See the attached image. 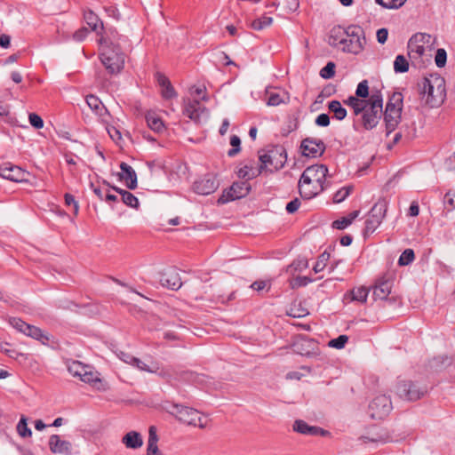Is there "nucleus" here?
Masks as SVG:
<instances>
[{"label":"nucleus","mask_w":455,"mask_h":455,"mask_svg":"<svg viewBox=\"0 0 455 455\" xmlns=\"http://www.w3.org/2000/svg\"><path fill=\"white\" fill-rule=\"evenodd\" d=\"M403 109V97L401 93H394L384 112V122L386 124L387 135L395 130L401 121V114Z\"/></svg>","instance_id":"obj_9"},{"label":"nucleus","mask_w":455,"mask_h":455,"mask_svg":"<svg viewBox=\"0 0 455 455\" xmlns=\"http://www.w3.org/2000/svg\"><path fill=\"white\" fill-rule=\"evenodd\" d=\"M259 167L263 172H273L282 169L286 163V152L283 147L275 146L258 152Z\"/></svg>","instance_id":"obj_4"},{"label":"nucleus","mask_w":455,"mask_h":455,"mask_svg":"<svg viewBox=\"0 0 455 455\" xmlns=\"http://www.w3.org/2000/svg\"><path fill=\"white\" fill-rule=\"evenodd\" d=\"M235 173L239 179L246 180L247 182H249L250 180H252L262 174L259 164H256L252 161H243L240 163L235 167Z\"/></svg>","instance_id":"obj_20"},{"label":"nucleus","mask_w":455,"mask_h":455,"mask_svg":"<svg viewBox=\"0 0 455 455\" xmlns=\"http://www.w3.org/2000/svg\"><path fill=\"white\" fill-rule=\"evenodd\" d=\"M351 190H352V187L341 188L334 194L333 202L334 203H341L349 196Z\"/></svg>","instance_id":"obj_52"},{"label":"nucleus","mask_w":455,"mask_h":455,"mask_svg":"<svg viewBox=\"0 0 455 455\" xmlns=\"http://www.w3.org/2000/svg\"><path fill=\"white\" fill-rule=\"evenodd\" d=\"M86 103L100 116H103L108 112L101 100L94 95H88L86 97Z\"/></svg>","instance_id":"obj_37"},{"label":"nucleus","mask_w":455,"mask_h":455,"mask_svg":"<svg viewBox=\"0 0 455 455\" xmlns=\"http://www.w3.org/2000/svg\"><path fill=\"white\" fill-rule=\"evenodd\" d=\"M320 75L325 79L333 77L335 75V64L333 62H328L327 65L321 69Z\"/></svg>","instance_id":"obj_54"},{"label":"nucleus","mask_w":455,"mask_h":455,"mask_svg":"<svg viewBox=\"0 0 455 455\" xmlns=\"http://www.w3.org/2000/svg\"><path fill=\"white\" fill-rule=\"evenodd\" d=\"M103 184L110 188L111 189L115 190L121 196V199L124 204L127 206H130L132 208L137 209L139 207V200L138 198L132 194L131 192L122 189L120 188H117L116 186H111L109 182L107 180L103 181Z\"/></svg>","instance_id":"obj_30"},{"label":"nucleus","mask_w":455,"mask_h":455,"mask_svg":"<svg viewBox=\"0 0 455 455\" xmlns=\"http://www.w3.org/2000/svg\"><path fill=\"white\" fill-rule=\"evenodd\" d=\"M189 96L184 100V115L197 124H204L209 112L203 102L208 100L204 85H193L188 90Z\"/></svg>","instance_id":"obj_3"},{"label":"nucleus","mask_w":455,"mask_h":455,"mask_svg":"<svg viewBox=\"0 0 455 455\" xmlns=\"http://www.w3.org/2000/svg\"><path fill=\"white\" fill-rule=\"evenodd\" d=\"M147 166L148 167L151 173H155L156 171L164 169V162L160 159L148 161Z\"/></svg>","instance_id":"obj_61"},{"label":"nucleus","mask_w":455,"mask_h":455,"mask_svg":"<svg viewBox=\"0 0 455 455\" xmlns=\"http://www.w3.org/2000/svg\"><path fill=\"white\" fill-rule=\"evenodd\" d=\"M370 95L368 82L366 80L360 82L357 85L355 97L359 100H368Z\"/></svg>","instance_id":"obj_45"},{"label":"nucleus","mask_w":455,"mask_h":455,"mask_svg":"<svg viewBox=\"0 0 455 455\" xmlns=\"http://www.w3.org/2000/svg\"><path fill=\"white\" fill-rule=\"evenodd\" d=\"M120 169L122 172L119 173V179L124 180L126 187L129 189H135L137 188V174L135 171L126 163H121Z\"/></svg>","instance_id":"obj_26"},{"label":"nucleus","mask_w":455,"mask_h":455,"mask_svg":"<svg viewBox=\"0 0 455 455\" xmlns=\"http://www.w3.org/2000/svg\"><path fill=\"white\" fill-rule=\"evenodd\" d=\"M28 120L30 124L35 127L36 129H41L44 127V121L43 119L36 114L31 113L28 116Z\"/></svg>","instance_id":"obj_60"},{"label":"nucleus","mask_w":455,"mask_h":455,"mask_svg":"<svg viewBox=\"0 0 455 455\" xmlns=\"http://www.w3.org/2000/svg\"><path fill=\"white\" fill-rule=\"evenodd\" d=\"M122 443L126 448L136 450L143 445V439L139 432L130 431L123 436Z\"/></svg>","instance_id":"obj_32"},{"label":"nucleus","mask_w":455,"mask_h":455,"mask_svg":"<svg viewBox=\"0 0 455 455\" xmlns=\"http://www.w3.org/2000/svg\"><path fill=\"white\" fill-rule=\"evenodd\" d=\"M308 267V262L307 259H301L295 260L291 266L290 270L293 274V272L299 271L301 272Z\"/></svg>","instance_id":"obj_56"},{"label":"nucleus","mask_w":455,"mask_h":455,"mask_svg":"<svg viewBox=\"0 0 455 455\" xmlns=\"http://www.w3.org/2000/svg\"><path fill=\"white\" fill-rule=\"evenodd\" d=\"M351 108L365 130H371L379 123L383 116V99L379 91H371L368 100L349 97L345 101Z\"/></svg>","instance_id":"obj_1"},{"label":"nucleus","mask_w":455,"mask_h":455,"mask_svg":"<svg viewBox=\"0 0 455 455\" xmlns=\"http://www.w3.org/2000/svg\"><path fill=\"white\" fill-rule=\"evenodd\" d=\"M159 281L162 286L174 291L179 290L183 285L180 274L174 267L163 270L160 273Z\"/></svg>","instance_id":"obj_17"},{"label":"nucleus","mask_w":455,"mask_h":455,"mask_svg":"<svg viewBox=\"0 0 455 455\" xmlns=\"http://www.w3.org/2000/svg\"><path fill=\"white\" fill-rule=\"evenodd\" d=\"M292 430L296 433L310 436H324L328 432L319 427L310 426L302 419H296L292 425Z\"/></svg>","instance_id":"obj_24"},{"label":"nucleus","mask_w":455,"mask_h":455,"mask_svg":"<svg viewBox=\"0 0 455 455\" xmlns=\"http://www.w3.org/2000/svg\"><path fill=\"white\" fill-rule=\"evenodd\" d=\"M434 40L425 33L415 34L408 42V55L413 62L420 63L425 56H431Z\"/></svg>","instance_id":"obj_7"},{"label":"nucleus","mask_w":455,"mask_h":455,"mask_svg":"<svg viewBox=\"0 0 455 455\" xmlns=\"http://www.w3.org/2000/svg\"><path fill=\"white\" fill-rule=\"evenodd\" d=\"M394 69L396 73H404L409 69V62L403 55H397L394 61Z\"/></svg>","instance_id":"obj_44"},{"label":"nucleus","mask_w":455,"mask_h":455,"mask_svg":"<svg viewBox=\"0 0 455 455\" xmlns=\"http://www.w3.org/2000/svg\"><path fill=\"white\" fill-rule=\"evenodd\" d=\"M369 294V290L364 286L355 287L348 293L345 294V301H357L363 303Z\"/></svg>","instance_id":"obj_33"},{"label":"nucleus","mask_w":455,"mask_h":455,"mask_svg":"<svg viewBox=\"0 0 455 455\" xmlns=\"http://www.w3.org/2000/svg\"><path fill=\"white\" fill-rule=\"evenodd\" d=\"M84 20L92 31H98L99 28L103 29L102 21L100 20L99 17L92 11L84 12Z\"/></svg>","instance_id":"obj_38"},{"label":"nucleus","mask_w":455,"mask_h":455,"mask_svg":"<svg viewBox=\"0 0 455 455\" xmlns=\"http://www.w3.org/2000/svg\"><path fill=\"white\" fill-rule=\"evenodd\" d=\"M415 259V254L413 250L411 249H406L403 251V252L400 255L398 259V264L400 266H407L411 264Z\"/></svg>","instance_id":"obj_47"},{"label":"nucleus","mask_w":455,"mask_h":455,"mask_svg":"<svg viewBox=\"0 0 455 455\" xmlns=\"http://www.w3.org/2000/svg\"><path fill=\"white\" fill-rule=\"evenodd\" d=\"M329 260L330 253L327 251H323L322 254L318 256L317 260L313 267L314 272L316 274L323 271L326 267Z\"/></svg>","instance_id":"obj_43"},{"label":"nucleus","mask_w":455,"mask_h":455,"mask_svg":"<svg viewBox=\"0 0 455 455\" xmlns=\"http://www.w3.org/2000/svg\"><path fill=\"white\" fill-rule=\"evenodd\" d=\"M148 126L156 132H162L164 130V124L162 119L154 112H148L146 115Z\"/></svg>","instance_id":"obj_36"},{"label":"nucleus","mask_w":455,"mask_h":455,"mask_svg":"<svg viewBox=\"0 0 455 455\" xmlns=\"http://www.w3.org/2000/svg\"><path fill=\"white\" fill-rule=\"evenodd\" d=\"M315 124L319 126H328L330 124V117L326 114L319 115L315 119Z\"/></svg>","instance_id":"obj_63"},{"label":"nucleus","mask_w":455,"mask_h":455,"mask_svg":"<svg viewBox=\"0 0 455 455\" xmlns=\"http://www.w3.org/2000/svg\"><path fill=\"white\" fill-rule=\"evenodd\" d=\"M99 43L103 46L100 53L102 65L109 74L114 75L119 73L124 65V54L122 52L120 47H110L108 40L103 36L100 37Z\"/></svg>","instance_id":"obj_5"},{"label":"nucleus","mask_w":455,"mask_h":455,"mask_svg":"<svg viewBox=\"0 0 455 455\" xmlns=\"http://www.w3.org/2000/svg\"><path fill=\"white\" fill-rule=\"evenodd\" d=\"M229 144L233 147L232 149H229V156H235L240 152L241 140L238 136H232L230 138Z\"/></svg>","instance_id":"obj_57"},{"label":"nucleus","mask_w":455,"mask_h":455,"mask_svg":"<svg viewBox=\"0 0 455 455\" xmlns=\"http://www.w3.org/2000/svg\"><path fill=\"white\" fill-rule=\"evenodd\" d=\"M111 279L114 283L125 288L127 290V291L132 294L131 299L139 306L140 311H147V310L154 309L152 306L156 304V302L155 300L141 294L140 292L137 291L136 290H134L132 287H131L127 283H124V282L120 281L119 279H116L115 277H112Z\"/></svg>","instance_id":"obj_15"},{"label":"nucleus","mask_w":455,"mask_h":455,"mask_svg":"<svg viewBox=\"0 0 455 455\" xmlns=\"http://www.w3.org/2000/svg\"><path fill=\"white\" fill-rule=\"evenodd\" d=\"M65 204L68 205V206H73V212H74V214L76 215L78 213V209H79V206H78V203L75 200V197L70 195V194H66L65 195Z\"/></svg>","instance_id":"obj_62"},{"label":"nucleus","mask_w":455,"mask_h":455,"mask_svg":"<svg viewBox=\"0 0 455 455\" xmlns=\"http://www.w3.org/2000/svg\"><path fill=\"white\" fill-rule=\"evenodd\" d=\"M420 87L426 103L431 108L443 103L445 98V83L443 78L438 76L424 78Z\"/></svg>","instance_id":"obj_6"},{"label":"nucleus","mask_w":455,"mask_h":455,"mask_svg":"<svg viewBox=\"0 0 455 455\" xmlns=\"http://www.w3.org/2000/svg\"><path fill=\"white\" fill-rule=\"evenodd\" d=\"M348 34V28H344L340 26L334 27L331 29L329 36H328V43L330 45L333 47L339 48L341 50V47L344 44L346 35Z\"/></svg>","instance_id":"obj_28"},{"label":"nucleus","mask_w":455,"mask_h":455,"mask_svg":"<svg viewBox=\"0 0 455 455\" xmlns=\"http://www.w3.org/2000/svg\"><path fill=\"white\" fill-rule=\"evenodd\" d=\"M328 169L323 164H314L305 169L299 181L300 196L311 199L324 188Z\"/></svg>","instance_id":"obj_2"},{"label":"nucleus","mask_w":455,"mask_h":455,"mask_svg":"<svg viewBox=\"0 0 455 455\" xmlns=\"http://www.w3.org/2000/svg\"><path fill=\"white\" fill-rule=\"evenodd\" d=\"M253 291L258 292L268 291L271 287L270 280H257L251 285Z\"/></svg>","instance_id":"obj_50"},{"label":"nucleus","mask_w":455,"mask_h":455,"mask_svg":"<svg viewBox=\"0 0 455 455\" xmlns=\"http://www.w3.org/2000/svg\"><path fill=\"white\" fill-rule=\"evenodd\" d=\"M213 63L220 69L228 66V54L221 49H215L212 54Z\"/></svg>","instance_id":"obj_39"},{"label":"nucleus","mask_w":455,"mask_h":455,"mask_svg":"<svg viewBox=\"0 0 455 455\" xmlns=\"http://www.w3.org/2000/svg\"><path fill=\"white\" fill-rule=\"evenodd\" d=\"M83 382L88 383L98 389H100V386H101V379H100V374L93 371L91 366L88 365L87 371H85L82 374V378L80 379Z\"/></svg>","instance_id":"obj_35"},{"label":"nucleus","mask_w":455,"mask_h":455,"mask_svg":"<svg viewBox=\"0 0 455 455\" xmlns=\"http://www.w3.org/2000/svg\"><path fill=\"white\" fill-rule=\"evenodd\" d=\"M360 211H353L349 212L347 216H343L339 218L338 220L332 222V228L342 230L347 228L352 222L359 216Z\"/></svg>","instance_id":"obj_34"},{"label":"nucleus","mask_w":455,"mask_h":455,"mask_svg":"<svg viewBox=\"0 0 455 455\" xmlns=\"http://www.w3.org/2000/svg\"><path fill=\"white\" fill-rule=\"evenodd\" d=\"M132 366L136 367L140 371H145L151 373H156L158 370V367H149L140 359L135 357L132 363Z\"/></svg>","instance_id":"obj_55"},{"label":"nucleus","mask_w":455,"mask_h":455,"mask_svg":"<svg viewBox=\"0 0 455 455\" xmlns=\"http://www.w3.org/2000/svg\"><path fill=\"white\" fill-rule=\"evenodd\" d=\"M325 146L323 141L307 138L301 143V150L304 156L317 157L324 152Z\"/></svg>","instance_id":"obj_23"},{"label":"nucleus","mask_w":455,"mask_h":455,"mask_svg":"<svg viewBox=\"0 0 455 455\" xmlns=\"http://www.w3.org/2000/svg\"><path fill=\"white\" fill-rule=\"evenodd\" d=\"M273 22V19L268 16H261L251 21V27L255 30H261L267 27H269Z\"/></svg>","instance_id":"obj_42"},{"label":"nucleus","mask_w":455,"mask_h":455,"mask_svg":"<svg viewBox=\"0 0 455 455\" xmlns=\"http://www.w3.org/2000/svg\"><path fill=\"white\" fill-rule=\"evenodd\" d=\"M392 409V403L388 396L379 395L369 404V414L372 419H383Z\"/></svg>","instance_id":"obj_13"},{"label":"nucleus","mask_w":455,"mask_h":455,"mask_svg":"<svg viewBox=\"0 0 455 455\" xmlns=\"http://www.w3.org/2000/svg\"><path fill=\"white\" fill-rule=\"evenodd\" d=\"M447 54L444 49H438L435 57V61L437 67L443 68L446 64Z\"/></svg>","instance_id":"obj_58"},{"label":"nucleus","mask_w":455,"mask_h":455,"mask_svg":"<svg viewBox=\"0 0 455 455\" xmlns=\"http://www.w3.org/2000/svg\"><path fill=\"white\" fill-rule=\"evenodd\" d=\"M157 443L158 435L156 434V428L155 426H151L148 429L147 455H164V453L159 450Z\"/></svg>","instance_id":"obj_31"},{"label":"nucleus","mask_w":455,"mask_h":455,"mask_svg":"<svg viewBox=\"0 0 455 455\" xmlns=\"http://www.w3.org/2000/svg\"><path fill=\"white\" fill-rule=\"evenodd\" d=\"M174 380L204 384L205 376L188 370H178V371H175Z\"/></svg>","instance_id":"obj_27"},{"label":"nucleus","mask_w":455,"mask_h":455,"mask_svg":"<svg viewBox=\"0 0 455 455\" xmlns=\"http://www.w3.org/2000/svg\"><path fill=\"white\" fill-rule=\"evenodd\" d=\"M251 190V185L246 180L234 181L229 187V200L244 197Z\"/></svg>","instance_id":"obj_29"},{"label":"nucleus","mask_w":455,"mask_h":455,"mask_svg":"<svg viewBox=\"0 0 455 455\" xmlns=\"http://www.w3.org/2000/svg\"><path fill=\"white\" fill-rule=\"evenodd\" d=\"M106 130L109 135V137L116 143L119 144L122 140V134L119 129H117L114 125L108 124L106 126Z\"/></svg>","instance_id":"obj_53"},{"label":"nucleus","mask_w":455,"mask_h":455,"mask_svg":"<svg viewBox=\"0 0 455 455\" xmlns=\"http://www.w3.org/2000/svg\"><path fill=\"white\" fill-rule=\"evenodd\" d=\"M346 37L341 47L343 52L358 54L363 50L365 37L362 28L358 26H349L348 34L346 35Z\"/></svg>","instance_id":"obj_10"},{"label":"nucleus","mask_w":455,"mask_h":455,"mask_svg":"<svg viewBox=\"0 0 455 455\" xmlns=\"http://www.w3.org/2000/svg\"><path fill=\"white\" fill-rule=\"evenodd\" d=\"M219 187V182L213 174H206L194 182V191L199 195H209Z\"/></svg>","instance_id":"obj_19"},{"label":"nucleus","mask_w":455,"mask_h":455,"mask_svg":"<svg viewBox=\"0 0 455 455\" xmlns=\"http://www.w3.org/2000/svg\"><path fill=\"white\" fill-rule=\"evenodd\" d=\"M168 411L184 424L200 428H205L207 426V419L193 408L173 403Z\"/></svg>","instance_id":"obj_8"},{"label":"nucleus","mask_w":455,"mask_h":455,"mask_svg":"<svg viewBox=\"0 0 455 455\" xmlns=\"http://www.w3.org/2000/svg\"><path fill=\"white\" fill-rule=\"evenodd\" d=\"M17 432L21 437H29L32 435L31 429L28 427L27 419L21 417L17 425Z\"/></svg>","instance_id":"obj_48"},{"label":"nucleus","mask_w":455,"mask_h":455,"mask_svg":"<svg viewBox=\"0 0 455 455\" xmlns=\"http://www.w3.org/2000/svg\"><path fill=\"white\" fill-rule=\"evenodd\" d=\"M393 287V279L389 275H384L379 278L372 289V296L374 299H387L391 293Z\"/></svg>","instance_id":"obj_16"},{"label":"nucleus","mask_w":455,"mask_h":455,"mask_svg":"<svg viewBox=\"0 0 455 455\" xmlns=\"http://www.w3.org/2000/svg\"><path fill=\"white\" fill-rule=\"evenodd\" d=\"M49 449L53 454L72 455V443L61 439L59 435H52L49 437Z\"/></svg>","instance_id":"obj_21"},{"label":"nucleus","mask_w":455,"mask_h":455,"mask_svg":"<svg viewBox=\"0 0 455 455\" xmlns=\"http://www.w3.org/2000/svg\"><path fill=\"white\" fill-rule=\"evenodd\" d=\"M87 367L88 365H85L78 361H75L68 365V370L72 376L81 379L82 374L87 371Z\"/></svg>","instance_id":"obj_41"},{"label":"nucleus","mask_w":455,"mask_h":455,"mask_svg":"<svg viewBox=\"0 0 455 455\" xmlns=\"http://www.w3.org/2000/svg\"><path fill=\"white\" fill-rule=\"evenodd\" d=\"M175 371L178 370L172 368H165L162 369L158 375L164 379H165L168 382H172L174 380Z\"/></svg>","instance_id":"obj_59"},{"label":"nucleus","mask_w":455,"mask_h":455,"mask_svg":"<svg viewBox=\"0 0 455 455\" xmlns=\"http://www.w3.org/2000/svg\"><path fill=\"white\" fill-rule=\"evenodd\" d=\"M266 101L268 106H278L289 100L288 93L279 88H267L265 92Z\"/></svg>","instance_id":"obj_25"},{"label":"nucleus","mask_w":455,"mask_h":455,"mask_svg":"<svg viewBox=\"0 0 455 455\" xmlns=\"http://www.w3.org/2000/svg\"><path fill=\"white\" fill-rule=\"evenodd\" d=\"M375 2L386 9H398L404 4L406 0H375Z\"/></svg>","instance_id":"obj_46"},{"label":"nucleus","mask_w":455,"mask_h":455,"mask_svg":"<svg viewBox=\"0 0 455 455\" xmlns=\"http://www.w3.org/2000/svg\"><path fill=\"white\" fill-rule=\"evenodd\" d=\"M395 393L403 400L416 401L427 393V389L411 380L400 379L395 385Z\"/></svg>","instance_id":"obj_11"},{"label":"nucleus","mask_w":455,"mask_h":455,"mask_svg":"<svg viewBox=\"0 0 455 455\" xmlns=\"http://www.w3.org/2000/svg\"><path fill=\"white\" fill-rule=\"evenodd\" d=\"M328 108L334 114V117L338 120H343L347 116V110L341 106L338 100H332L329 103Z\"/></svg>","instance_id":"obj_40"},{"label":"nucleus","mask_w":455,"mask_h":455,"mask_svg":"<svg viewBox=\"0 0 455 455\" xmlns=\"http://www.w3.org/2000/svg\"><path fill=\"white\" fill-rule=\"evenodd\" d=\"M311 282H313V279H311L308 276L297 275V276H293L291 279L290 284L292 288H297V287L306 286L307 284H308Z\"/></svg>","instance_id":"obj_51"},{"label":"nucleus","mask_w":455,"mask_h":455,"mask_svg":"<svg viewBox=\"0 0 455 455\" xmlns=\"http://www.w3.org/2000/svg\"><path fill=\"white\" fill-rule=\"evenodd\" d=\"M348 341V337L347 335H339L336 339H332L328 342V346L336 349H342L345 347L346 344Z\"/></svg>","instance_id":"obj_49"},{"label":"nucleus","mask_w":455,"mask_h":455,"mask_svg":"<svg viewBox=\"0 0 455 455\" xmlns=\"http://www.w3.org/2000/svg\"><path fill=\"white\" fill-rule=\"evenodd\" d=\"M299 206H300V201L298 198H296L287 204L286 211L289 213H294L299 208Z\"/></svg>","instance_id":"obj_64"},{"label":"nucleus","mask_w":455,"mask_h":455,"mask_svg":"<svg viewBox=\"0 0 455 455\" xmlns=\"http://www.w3.org/2000/svg\"><path fill=\"white\" fill-rule=\"evenodd\" d=\"M387 204L384 201L376 203L365 221V232L372 233L379 226L386 216Z\"/></svg>","instance_id":"obj_14"},{"label":"nucleus","mask_w":455,"mask_h":455,"mask_svg":"<svg viewBox=\"0 0 455 455\" xmlns=\"http://www.w3.org/2000/svg\"><path fill=\"white\" fill-rule=\"evenodd\" d=\"M185 291L189 299H202L204 295L207 292L210 285H207L203 280L199 278L193 279L189 282L184 283Z\"/></svg>","instance_id":"obj_18"},{"label":"nucleus","mask_w":455,"mask_h":455,"mask_svg":"<svg viewBox=\"0 0 455 455\" xmlns=\"http://www.w3.org/2000/svg\"><path fill=\"white\" fill-rule=\"evenodd\" d=\"M8 322L12 327H13L19 332L25 334L26 336L39 340L43 344H45L49 341L48 335L45 334L40 328L27 323L20 317H9Z\"/></svg>","instance_id":"obj_12"},{"label":"nucleus","mask_w":455,"mask_h":455,"mask_svg":"<svg viewBox=\"0 0 455 455\" xmlns=\"http://www.w3.org/2000/svg\"><path fill=\"white\" fill-rule=\"evenodd\" d=\"M27 175L28 173L24 170L16 165L4 164L0 167V177L11 181H25Z\"/></svg>","instance_id":"obj_22"}]
</instances>
